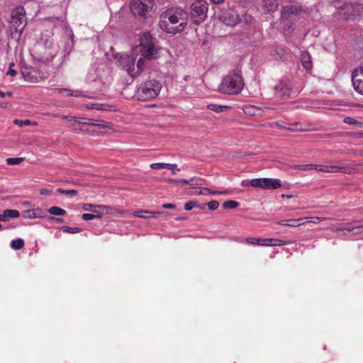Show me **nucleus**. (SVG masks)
I'll return each instance as SVG.
<instances>
[{
  "mask_svg": "<svg viewBox=\"0 0 363 363\" xmlns=\"http://www.w3.org/2000/svg\"><path fill=\"white\" fill-rule=\"evenodd\" d=\"M157 51L150 34L144 33L140 38V44L132 49L130 55H121L117 62L130 76L135 77L145 67L144 60L156 58Z\"/></svg>",
  "mask_w": 363,
  "mask_h": 363,
  "instance_id": "nucleus-1",
  "label": "nucleus"
},
{
  "mask_svg": "<svg viewBox=\"0 0 363 363\" xmlns=\"http://www.w3.org/2000/svg\"><path fill=\"white\" fill-rule=\"evenodd\" d=\"M186 16V13L181 8L167 9L160 16V27L168 33H180L187 25Z\"/></svg>",
  "mask_w": 363,
  "mask_h": 363,
  "instance_id": "nucleus-2",
  "label": "nucleus"
},
{
  "mask_svg": "<svg viewBox=\"0 0 363 363\" xmlns=\"http://www.w3.org/2000/svg\"><path fill=\"white\" fill-rule=\"evenodd\" d=\"M245 86L242 75L239 72L230 74L225 76L221 81L218 91L228 95L240 94Z\"/></svg>",
  "mask_w": 363,
  "mask_h": 363,
  "instance_id": "nucleus-3",
  "label": "nucleus"
},
{
  "mask_svg": "<svg viewBox=\"0 0 363 363\" xmlns=\"http://www.w3.org/2000/svg\"><path fill=\"white\" fill-rule=\"evenodd\" d=\"M162 84L157 80H150L142 84L137 91V97L140 101H147L158 96Z\"/></svg>",
  "mask_w": 363,
  "mask_h": 363,
  "instance_id": "nucleus-4",
  "label": "nucleus"
},
{
  "mask_svg": "<svg viewBox=\"0 0 363 363\" xmlns=\"http://www.w3.org/2000/svg\"><path fill=\"white\" fill-rule=\"evenodd\" d=\"M25 16L26 10L21 6H17L11 11L10 30L12 36H13L17 33L19 34V35H21L26 25V19Z\"/></svg>",
  "mask_w": 363,
  "mask_h": 363,
  "instance_id": "nucleus-5",
  "label": "nucleus"
},
{
  "mask_svg": "<svg viewBox=\"0 0 363 363\" xmlns=\"http://www.w3.org/2000/svg\"><path fill=\"white\" fill-rule=\"evenodd\" d=\"M154 6L153 0H133L130 11L134 16L145 19L150 16Z\"/></svg>",
  "mask_w": 363,
  "mask_h": 363,
  "instance_id": "nucleus-6",
  "label": "nucleus"
},
{
  "mask_svg": "<svg viewBox=\"0 0 363 363\" xmlns=\"http://www.w3.org/2000/svg\"><path fill=\"white\" fill-rule=\"evenodd\" d=\"M208 11V3L203 0H197L191 5V17L193 22L199 25L203 22Z\"/></svg>",
  "mask_w": 363,
  "mask_h": 363,
  "instance_id": "nucleus-7",
  "label": "nucleus"
},
{
  "mask_svg": "<svg viewBox=\"0 0 363 363\" xmlns=\"http://www.w3.org/2000/svg\"><path fill=\"white\" fill-rule=\"evenodd\" d=\"M245 242L248 245H258L262 246H281L286 244V241L279 239H262L259 238H247Z\"/></svg>",
  "mask_w": 363,
  "mask_h": 363,
  "instance_id": "nucleus-8",
  "label": "nucleus"
},
{
  "mask_svg": "<svg viewBox=\"0 0 363 363\" xmlns=\"http://www.w3.org/2000/svg\"><path fill=\"white\" fill-rule=\"evenodd\" d=\"M291 86L288 79L280 81L274 87L275 96L279 99H284L290 95Z\"/></svg>",
  "mask_w": 363,
  "mask_h": 363,
  "instance_id": "nucleus-9",
  "label": "nucleus"
},
{
  "mask_svg": "<svg viewBox=\"0 0 363 363\" xmlns=\"http://www.w3.org/2000/svg\"><path fill=\"white\" fill-rule=\"evenodd\" d=\"M352 81L355 91L363 95V67L352 72Z\"/></svg>",
  "mask_w": 363,
  "mask_h": 363,
  "instance_id": "nucleus-10",
  "label": "nucleus"
},
{
  "mask_svg": "<svg viewBox=\"0 0 363 363\" xmlns=\"http://www.w3.org/2000/svg\"><path fill=\"white\" fill-rule=\"evenodd\" d=\"M79 124L86 125L89 126H96L100 128H111V123H106L102 120H94L88 118H77Z\"/></svg>",
  "mask_w": 363,
  "mask_h": 363,
  "instance_id": "nucleus-11",
  "label": "nucleus"
},
{
  "mask_svg": "<svg viewBox=\"0 0 363 363\" xmlns=\"http://www.w3.org/2000/svg\"><path fill=\"white\" fill-rule=\"evenodd\" d=\"M21 74L23 79L29 82H38V76L35 70L31 68H24L21 71Z\"/></svg>",
  "mask_w": 363,
  "mask_h": 363,
  "instance_id": "nucleus-12",
  "label": "nucleus"
},
{
  "mask_svg": "<svg viewBox=\"0 0 363 363\" xmlns=\"http://www.w3.org/2000/svg\"><path fill=\"white\" fill-rule=\"evenodd\" d=\"M164 212L162 211H136L133 212V216L138 218H158L162 216Z\"/></svg>",
  "mask_w": 363,
  "mask_h": 363,
  "instance_id": "nucleus-13",
  "label": "nucleus"
},
{
  "mask_svg": "<svg viewBox=\"0 0 363 363\" xmlns=\"http://www.w3.org/2000/svg\"><path fill=\"white\" fill-rule=\"evenodd\" d=\"M281 186V184L279 179L264 178V189H277Z\"/></svg>",
  "mask_w": 363,
  "mask_h": 363,
  "instance_id": "nucleus-14",
  "label": "nucleus"
},
{
  "mask_svg": "<svg viewBox=\"0 0 363 363\" xmlns=\"http://www.w3.org/2000/svg\"><path fill=\"white\" fill-rule=\"evenodd\" d=\"M286 129L292 131H311L313 129L309 125L302 124L301 122H296L294 123L289 124Z\"/></svg>",
  "mask_w": 363,
  "mask_h": 363,
  "instance_id": "nucleus-15",
  "label": "nucleus"
},
{
  "mask_svg": "<svg viewBox=\"0 0 363 363\" xmlns=\"http://www.w3.org/2000/svg\"><path fill=\"white\" fill-rule=\"evenodd\" d=\"M301 61L302 65L303 66V67L306 69L310 70L312 68L313 63L311 61V56L308 52L303 51L301 53Z\"/></svg>",
  "mask_w": 363,
  "mask_h": 363,
  "instance_id": "nucleus-16",
  "label": "nucleus"
},
{
  "mask_svg": "<svg viewBox=\"0 0 363 363\" xmlns=\"http://www.w3.org/2000/svg\"><path fill=\"white\" fill-rule=\"evenodd\" d=\"M263 6L267 12L277 11L279 4L277 0H263Z\"/></svg>",
  "mask_w": 363,
  "mask_h": 363,
  "instance_id": "nucleus-17",
  "label": "nucleus"
},
{
  "mask_svg": "<svg viewBox=\"0 0 363 363\" xmlns=\"http://www.w3.org/2000/svg\"><path fill=\"white\" fill-rule=\"evenodd\" d=\"M303 220H304L303 218H301L298 219L282 220L277 222V223L280 225L298 227L301 225V223H300L299 221Z\"/></svg>",
  "mask_w": 363,
  "mask_h": 363,
  "instance_id": "nucleus-18",
  "label": "nucleus"
},
{
  "mask_svg": "<svg viewBox=\"0 0 363 363\" xmlns=\"http://www.w3.org/2000/svg\"><path fill=\"white\" fill-rule=\"evenodd\" d=\"M298 9L295 6H284L281 10V18H287L290 14L297 15Z\"/></svg>",
  "mask_w": 363,
  "mask_h": 363,
  "instance_id": "nucleus-19",
  "label": "nucleus"
},
{
  "mask_svg": "<svg viewBox=\"0 0 363 363\" xmlns=\"http://www.w3.org/2000/svg\"><path fill=\"white\" fill-rule=\"evenodd\" d=\"M82 208L86 211H92L94 214L100 213V209L106 208V206L94 205L91 203H85L83 205Z\"/></svg>",
  "mask_w": 363,
  "mask_h": 363,
  "instance_id": "nucleus-20",
  "label": "nucleus"
},
{
  "mask_svg": "<svg viewBox=\"0 0 363 363\" xmlns=\"http://www.w3.org/2000/svg\"><path fill=\"white\" fill-rule=\"evenodd\" d=\"M286 54V50L282 47H276L272 51V55L276 59V60H283L285 57V55Z\"/></svg>",
  "mask_w": 363,
  "mask_h": 363,
  "instance_id": "nucleus-21",
  "label": "nucleus"
},
{
  "mask_svg": "<svg viewBox=\"0 0 363 363\" xmlns=\"http://www.w3.org/2000/svg\"><path fill=\"white\" fill-rule=\"evenodd\" d=\"M337 169V166H332V165H317L316 170L323 172H331L336 173Z\"/></svg>",
  "mask_w": 363,
  "mask_h": 363,
  "instance_id": "nucleus-22",
  "label": "nucleus"
},
{
  "mask_svg": "<svg viewBox=\"0 0 363 363\" xmlns=\"http://www.w3.org/2000/svg\"><path fill=\"white\" fill-rule=\"evenodd\" d=\"M6 221L9 218H18L20 216L18 211L13 209H6L4 211Z\"/></svg>",
  "mask_w": 363,
  "mask_h": 363,
  "instance_id": "nucleus-23",
  "label": "nucleus"
},
{
  "mask_svg": "<svg viewBox=\"0 0 363 363\" xmlns=\"http://www.w3.org/2000/svg\"><path fill=\"white\" fill-rule=\"evenodd\" d=\"M228 15H229V18H228L225 16H223V22L225 24L229 25V26H232L235 25L238 23V16H237V15H234V14H228Z\"/></svg>",
  "mask_w": 363,
  "mask_h": 363,
  "instance_id": "nucleus-24",
  "label": "nucleus"
},
{
  "mask_svg": "<svg viewBox=\"0 0 363 363\" xmlns=\"http://www.w3.org/2000/svg\"><path fill=\"white\" fill-rule=\"evenodd\" d=\"M48 211L50 214L55 216H63L66 213L64 209L57 206H52L50 208Z\"/></svg>",
  "mask_w": 363,
  "mask_h": 363,
  "instance_id": "nucleus-25",
  "label": "nucleus"
},
{
  "mask_svg": "<svg viewBox=\"0 0 363 363\" xmlns=\"http://www.w3.org/2000/svg\"><path fill=\"white\" fill-rule=\"evenodd\" d=\"M24 246V241L21 238L13 240L11 242V247L14 250H21Z\"/></svg>",
  "mask_w": 363,
  "mask_h": 363,
  "instance_id": "nucleus-26",
  "label": "nucleus"
},
{
  "mask_svg": "<svg viewBox=\"0 0 363 363\" xmlns=\"http://www.w3.org/2000/svg\"><path fill=\"white\" fill-rule=\"evenodd\" d=\"M202 179L193 177L189 180L182 179V184H189V185H201L202 184Z\"/></svg>",
  "mask_w": 363,
  "mask_h": 363,
  "instance_id": "nucleus-27",
  "label": "nucleus"
},
{
  "mask_svg": "<svg viewBox=\"0 0 363 363\" xmlns=\"http://www.w3.org/2000/svg\"><path fill=\"white\" fill-rule=\"evenodd\" d=\"M207 107L208 109L216 113L223 112L225 110L228 108V107L226 106H220L216 104H209Z\"/></svg>",
  "mask_w": 363,
  "mask_h": 363,
  "instance_id": "nucleus-28",
  "label": "nucleus"
},
{
  "mask_svg": "<svg viewBox=\"0 0 363 363\" xmlns=\"http://www.w3.org/2000/svg\"><path fill=\"white\" fill-rule=\"evenodd\" d=\"M239 203L238 201H233V200H229L227 201H225L222 207L225 209H233L238 206Z\"/></svg>",
  "mask_w": 363,
  "mask_h": 363,
  "instance_id": "nucleus-29",
  "label": "nucleus"
},
{
  "mask_svg": "<svg viewBox=\"0 0 363 363\" xmlns=\"http://www.w3.org/2000/svg\"><path fill=\"white\" fill-rule=\"evenodd\" d=\"M264 178L253 179L250 183L254 187L264 189Z\"/></svg>",
  "mask_w": 363,
  "mask_h": 363,
  "instance_id": "nucleus-30",
  "label": "nucleus"
},
{
  "mask_svg": "<svg viewBox=\"0 0 363 363\" xmlns=\"http://www.w3.org/2000/svg\"><path fill=\"white\" fill-rule=\"evenodd\" d=\"M24 160L23 157H9L6 159V163L9 165H17L21 164Z\"/></svg>",
  "mask_w": 363,
  "mask_h": 363,
  "instance_id": "nucleus-31",
  "label": "nucleus"
},
{
  "mask_svg": "<svg viewBox=\"0 0 363 363\" xmlns=\"http://www.w3.org/2000/svg\"><path fill=\"white\" fill-rule=\"evenodd\" d=\"M57 192L68 196H76L78 194V192L77 190L71 189V190H65L62 189H57Z\"/></svg>",
  "mask_w": 363,
  "mask_h": 363,
  "instance_id": "nucleus-32",
  "label": "nucleus"
},
{
  "mask_svg": "<svg viewBox=\"0 0 363 363\" xmlns=\"http://www.w3.org/2000/svg\"><path fill=\"white\" fill-rule=\"evenodd\" d=\"M61 230L67 233H77L82 231V229L79 228H71L65 225L61 227Z\"/></svg>",
  "mask_w": 363,
  "mask_h": 363,
  "instance_id": "nucleus-33",
  "label": "nucleus"
},
{
  "mask_svg": "<svg viewBox=\"0 0 363 363\" xmlns=\"http://www.w3.org/2000/svg\"><path fill=\"white\" fill-rule=\"evenodd\" d=\"M82 218L84 220H90L94 218H101V213H97V214L84 213V214H82Z\"/></svg>",
  "mask_w": 363,
  "mask_h": 363,
  "instance_id": "nucleus-34",
  "label": "nucleus"
},
{
  "mask_svg": "<svg viewBox=\"0 0 363 363\" xmlns=\"http://www.w3.org/2000/svg\"><path fill=\"white\" fill-rule=\"evenodd\" d=\"M343 121L349 125H359L361 127L363 126V123L359 122L352 117H345Z\"/></svg>",
  "mask_w": 363,
  "mask_h": 363,
  "instance_id": "nucleus-35",
  "label": "nucleus"
},
{
  "mask_svg": "<svg viewBox=\"0 0 363 363\" xmlns=\"http://www.w3.org/2000/svg\"><path fill=\"white\" fill-rule=\"evenodd\" d=\"M22 216L24 218H34L37 217L34 210L25 211L23 212Z\"/></svg>",
  "mask_w": 363,
  "mask_h": 363,
  "instance_id": "nucleus-36",
  "label": "nucleus"
},
{
  "mask_svg": "<svg viewBox=\"0 0 363 363\" xmlns=\"http://www.w3.org/2000/svg\"><path fill=\"white\" fill-rule=\"evenodd\" d=\"M255 110H256V107L254 106L248 105V106H245L243 107V111L245 113L252 115V116L255 114Z\"/></svg>",
  "mask_w": 363,
  "mask_h": 363,
  "instance_id": "nucleus-37",
  "label": "nucleus"
},
{
  "mask_svg": "<svg viewBox=\"0 0 363 363\" xmlns=\"http://www.w3.org/2000/svg\"><path fill=\"white\" fill-rule=\"evenodd\" d=\"M55 91L57 92L58 94H63L64 93L66 94V96H73V91L68 89H58L56 88L54 89Z\"/></svg>",
  "mask_w": 363,
  "mask_h": 363,
  "instance_id": "nucleus-38",
  "label": "nucleus"
},
{
  "mask_svg": "<svg viewBox=\"0 0 363 363\" xmlns=\"http://www.w3.org/2000/svg\"><path fill=\"white\" fill-rule=\"evenodd\" d=\"M169 163H152L150 164V168L152 169H160L162 168H167Z\"/></svg>",
  "mask_w": 363,
  "mask_h": 363,
  "instance_id": "nucleus-39",
  "label": "nucleus"
},
{
  "mask_svg": "<svg viewBox=\"0 0 363 363\" xmlns=\"http://www.w3.org/2000/svg\"><path fill=\"white\" fill-rule=\"evenodd\" d=\"M304 219H308V222L313 223H319L320 222L325 220V218L324 217H306L303 218Z\"/></svg>",
  "mask_w": 363,
  "mask_h": 363,
  "instance_id": "nucleus-40",
  "label": "nucleus"
},
{
  "mask_svg": "<svg viewBox=\"0 0 363 363\" xmlns=\"http://www.w3.org/2000/svg\"><path fill=\"white\" fill-rule=\"evenodd\" d=\"M14 124L17 125L18 127H22L23 125H29L31 124V122L30 120H18L16 119L13 121Z\"/></svg>",
  "mask_w": 363,
  "mask_h": 363,
  "instance_id": "nucleus-41",
  "label": "nucleus"
},
{
  "mask_svg": "<svg viewBox=\"0 0 363 363\" xmlns=\"http://www.w3.org/2000/svg\"><path fill=\"white\" fill-rule=\"evenodd\" d=\"M207 206H208L209 210L214 211L218 208L219 203L217 201L214 200V201H211L208 202L207 203Z\"/></svg>",
  "mask_w": 363,
  "mask_h": 363,
  "instance_id": "nucleus-42",
  "label": "nucleus"
},
{
  "mask_svg": "<svg viewBox=\"0 0 363 363\" xmlns=\"http://www.w3.org/2000/svg\"><path fill=\"white\" fill-rule=\"evenodd\" d=\"M13 66H14V62H11L9 64V69L6 72L7 75H11V76L14 77L17 74V71L16 69H13V68H12Z\"/></svg>",
  "mask_w": 363,
  "mask_h": 363,
  "instance_id": "nucleus-43",
  "label": "nucleus"
},
{
  "mask_svg": "<svg viewBox=\"0 0 363 363\" xmlns=\"http://www.w3.org/2000/svg\"><path fill=\"white\" fill-rule=\"evenodd\" d=\"M197 206V204L194 201H189L185 203L184 209L186 211H190L193 209L194 207Z\"/></svg>",
  "mask_w": 363,
  "mask_h": 363,
  "instance_id": "nucleus-44",
  "label": "nucleus"
},
{
  "mask_svg": "<svg viewBox=\"0 0 363 363\" xmlns=\"http://www.w3.org/2000/svg\"><path fill=\"white\" fill-rule=\"evenodd\" d=\"M343 172V173H345V174H351L352 173V169H351V168H349V167H338L337 166V172Z\"/></svg>",
  "mask_w": 363,
  "mask_h": 363,
  "instance_id": "nucleus-45",
  "label": "nucleus"
},
{
  "mask_svg": "<svg viewBox=\"0 0 363 363\" xmlns=\"http://www.w3.org/2000/svg\"><path fill=\"white\" fill-rule=\"evenodd\" d=\"M167 169L172 171V174H175L176 171H180V169L177 168V165L176 164H169Z\"/></svg>",
  "mask_w": 363,
  "mask_h": 363,
  "instance_id": "nucleus-46",
  "label": "nucleus"
},
{
  "mask_svg": "<svg viewBox=\"0 0 363 363\" xmlns=\"http://www.w3.org/2000/svg\"><path fill=\"white\" fill-rule=\"evenodd\" d=\"M211 191L208 188H199V195H206V194H211Z\"/></svg>",
  "mask_w": 363,
  "mask_h": 363,
  "instance_id": "nucleus-47",
  "label": "nucleus"
},
{
  "mask_svg": "<svg viewBox=\"0 0 363 363\" xmlns=\"http://www.w3.org/2000/svg\"><path fill=\"white\" fill-rule=\"evenodd\" d=\"M300 167H301V169L303 170H308V169H316L317 164H311L301 165Z\"/></svg>",
  "mask_w": 363,
  "mask_h": 363,
  "instance_id": "nucleus-48",
  "label": "nucleus"
},
{
  "mask_svg": "<svg viewBox=\"0 0 363 363\" xmlns=\"http://www.w3.org/2000/svg\"><path fill=\"white\" fill-rule=\"evenodd\" d=\"M43 45L46 48L50 49L52 45V39L50 38H45L43 40Z\"/></svg>",
  "mask_w": 363,
  "mask_h": 363,
  "instance_id": "nucleus-49",
  "label": "nucleus"
},
{
  "mask_svg": "<svg viewBox=\"0 0 363 363\" xmlns=\"http://www.w3.org/2000/svg\"><path fill=\"white\" fill-rule=\"evenodd\" d=\"M104 105H103V104H92L91 105H90V106L89 108H90L91 109L104 110Z\"/></svg>",
  "mask_w": 363,
  "mask_h": 363,
  "instance_id": "nucleus-50",
  "label": "nucleus"
},
{
  "mask_svg": "<svg viewBox=\"0 0 363 363\" xmlns=\"http://www.w3.org/2000/svg\"><path fill=\"white\" fill-rule=\"evenodd\" d=\"M40 194L41 195H50L52 191L48 189H40Z\"/></svg>",
  "mask_w": 363,
  "mask_h": 363,
  "instance_id": "nucleus-51",
  "label": "nucleus"
},
{
  "mask_svg": "<svg viewBox=\"0 0 363 363\" xmlns=\"http://www.w3.org/2000/svg\"><path fill=\"white\" fill-rule=\"evenodd\" d=\"M162 207L164 208H167V209H174L176 208V205H174L173 203H165V204L162 205Z\"/></svg>",
  "mask_w": 363,
  "mask_h": 363,
  "instance_id": "nucleus-52",
  "label": "nucleus"
},
{
  "mask_svg": "<svg viewBox=\"0 0 363 363\" xmlns=\"http://www.w3.org/2000/svg\"><path fill=\"white\" fill-rule=\"evenodd\" d=\"M167 182L169 183H171V184H182V182H181L182 179H168L167 180Z\"/></svg>",
  "mask_w": 363,
  "mask_h": 363,
  "instance_id": "nucleus-53",
  "label": "nucleus"
},
{
  "mask_svg": "<svg viewBox=\"0 0 363 363\" xmlns=\"http://www.w3.org/2000/svg\"><path fill=\"white\" fill-rule=\"evenodd\" d=\"M72 128H73V130H74L75 133H79L80 132H84L85 130L82 129V128H77V127H75L74 125H72ZM86 131H87V130H86Z\"/></svg>",
  "mask_w": 363,
  "mask_h": 363,
  "instance_id": "nucleus-54",
  "label": "nucleus"
},
{
  "mask_svg": "<svg viewBox=\"0 0 363 363\" xmlns=\"http://www.w3.org/2000/svg\"><path fill=\"white\" fill-rule=\"evenodd\" d=\"M357 228H356V227L354 226V227L351 228H343V229H342V230H346V231H347V232H352V231L357 230ZM341 230V229H337L336 230H337V231H338V230Z\"/></svg>",
  "mask_w": 363,
  "mask_h": 363,
  "instance_id": "nucleus-55",
  "label": "nucleus"
},
{
  "mask_svg": "<svg viewBox=\"0 0 363 363\" xmlns=\"http://www.w3.org/2000/svg\"><path fill=\"white\" fill-rule=\"evenodd\" d=\"M83 96V94L81 91H73V96L81 97Z\"/></svg>",
  "mask_w": 363,
  "mask_h": 363,
  "instance_id": "nucleus-56",
  "label": "nucleus"
},
{
  "mask_svg": "<svg viewBox=\"0 0 363 363\" xmlns=\"http://www.w3.org/2000/svg\"><path fill=\"white\" fill-rule=\"evenodd\" d=\"M50 220H55L56 222H58V223L63 222V220L62 218H60L50 217Z\"/></svg>",
  "mask_w": 363,
  "mask_h": 363,
  "instance_id": "nucleus-57",
  "label": "nucleus"
},
{
  "mask_svg": "<svg viewBox=\"0 0 363 363\" xmlns=\"http://www.w3.org/2000/svg\"><path fill=\"white\" fill-rule=\"evenodd\" d=\"M52 116L55 117H60L62 119H67L69 118L68 116H60L59 114H52Z\"/></svg>",
  "mask_w": 363,
  "mask_h": 363,
  "instance_id": "nucleus-58",
  "label": "nucleus"
},
{
  "mask_svg": "<svg viewBox=\"0 0 363 363\" xmlns=\"http://www.w3.org/2000/svg\"><path fill=\"white\" fill-rule=\"evenodd\" d=\"M275 124H276L277 126L280 127V128H286H286H287V127H285V126H284V125H283V122H281V121H280V122H277Z\"/></svg>",
  "mask_w": 363,
  "mask_h": 363,
  "instance_id": "nucleus-59",
  "label": "nucleus"
},
{
  "mask_svg": "<svg viewBox=\"0 0 363 363\" xmlns=\"http://www.w3.org/2000/svg\"><path fill=\"white\" fill-rule=\"evenodd\" d=\"M55 55V53L50 52L49 53V56L47 57V60H52L54 57Z\"/></svg>",
  "mask_w": 363,
  "mask_h": 363,
  "instance_id": "nucleus-60",
  "label": "nucleus"
},
{
  "mask_svg": "<svg viewBox=\"0 0 363 363\" xmlns=\"http://www.w3.org/2000/svg\"><path fill=\"white\" fill-rule=\"evenodd\" d=\"M0 221L6 222V219H5V216H4V212H3V213H0Z\"/></svg>",
  "mask_w": 363,
  "mask_h": 363,
  "instance_id": "nucleus-61",
  "label": "nucleus"
},
{
  "mask_svg": "<svg viewBox=\"0 0 363 363\" xmlns=\"http://www.w3.org/2000/svg\"><path fill=\"white\" fill-rule=\"evenodd\" d=\"M282 198H287V199H290V198H292L293 197V195L291 194H281V196Z\"/></svg>",
  "mask_w": 363,
  "mask_h": 363,
  "instance_id": "nucleus-62",
  "label": "nucleus"
},
{
  "mask_svg": "<svg viewBox=\"0 0 363 363\" xmlns=\"http://www.w3.org/2000/svg\"><path fill=\"white\" fill-rule=\"evenodd\" d=\"M354 165H363V160L359 162H353Z\"/></svg>",
  "mask_w": 363,
  "mask_h": 363,
  "instance_id": "nucleus-63",
  "label": "nucleus"
},
{
  "mask_svg": "<svg viewBox=\"0 0 363 363\" xmlns=\"http://www.w3.org/2000/svg\"><path fill=\"white\" fill-rule=\"evenodd\" d=\"M249 182H248V181L244 180V181L242 182L241 184H242V186H245L248 185Z\"/></svg>",
  "mask_w": 363,
  "mask_h": 363,
  "instance_id": "nucleus-64",
  "label": "nucleus"
}]
</instances>
